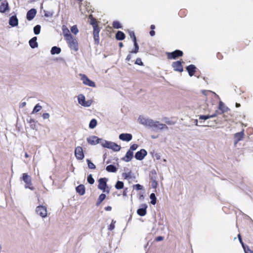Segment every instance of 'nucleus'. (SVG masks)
Returning a JSON list of instances; mask_svg holds the SVG:
<instances>
[{"label": "nucleus", "instance_id": "f257e3e1", "mask_svg": "<svg viewBox=\"0 0 253 253\" xmlns=\"http://www.w3.org/2000/svg\"><path fill=\"white\" fill-rule=\"evenodd\" d=\"M138 121L140 124L149 126L151 127L160 129H167L168 128L167 126L165 124H161L158 121H154L152 119H146L142 117H139Z\"/></svg>", "mask_w": 253, "mask_h": 253}, {"label": "nucleus", "instance_id": "f03ea898", "mask_svg": "<svg viewBox=\"0 0 253 253\" xmlns=\"http://www.w3.org/2000/svg\"><path fill=\"white\" fill-rule=\"evenodd\" d=\"M89 18L90 19V24L92 26L93 28V39L95 42V43L97 45L99 43V32L100 29L98 26V22L96 21V19L93 18L92 16L91 15L89 16Z\"/></svg>", "mask_w": 253, "mask_h": 253}, {"label": "nucleus", "instance_id": "7ed1b4c3", "mask_svg": "<svg viewBox=\"0 0 253 253\" xmlns=\"http://www.w3.org/2000/svg\"><path fill=\"white\" fill-rule=\"evenodd\" d=\"M66 41L68 46L69 47L74 50L75 51H77L78 50V42L77 40L74 38L73 36H71V37H69L65 39Z\"/></svg>", "mask_w": 253, "mask_h": 253}, {"label": "nucleus", "instance_id": "20e7f679", "mask_svg": "<svg viewBox=\"0 0 253 253\" xmlns=\"http://www.w3.org/2000/svg\"><path fill=\"white\" fill-rule=\"evenodd\" d=\"M167 55L169 59H176L178 57H182L183 55V52L180 50H175L171 52H167Z\"/></svg>", "mask_w": 253, "mask_h": 253}, {"label": "nucleus", "instance_id": "39448f33", "mask_svg": "<svg viewBox=\"0 0 253 253\" xmlns=\"http://www.w3.org/2000/svg\"><path fill=\"white\" fill-rule=\"evenodd\" d=\"M98 189L102 190L103 192H106L107 193H109V190L106 189L107 187V179L105 178H101L98 180Z\"/></svg>", "mask_w": 253, "mask_h": 253}, {"label": "nucleus", "instance_id": "423d86ee", "mask_svg": "<svg viewBox=\"0 0 253 253\" xmlns=\"http://www.w3.org/2000/svg\"><path fill=\"white\" fill-rule=\"evenodd\" d=\"M80 76L81 77V80L84 84L91 87L95 86V83L89 79L85 75L80 74Z\"/></svg>", "mask_w": 253, "mask_h": 253}, {"label": "nucleus", "instance_id": "0eeeda50", "mask_svg": "<svg viewBox=\"0 0 253 253\" xmlns=\"http://www.w3.org/2000/svg\"><path fill=\"white\" fill-rule=\"evenodd\" d=\"M22 179L26 183L25 187L26 188H29L31 190L34 189L31 182V178L29 175H28L27 173H24L23 174Z\"/></svg>", "mask_w": 253, "mask_h": 253}, {"label": "nucleus", "instance_id": "6e6552de", "mask_svg": "<svg viewBox=\"0 0 253 253\" xmlns=\"http://www.w3.org/2000/svg\"><path fill=\"white\" fill-rule=\"evenodd\" d=\"M184 63L183 61H177L172 62V67L173 68L174 71L182 72L183 71V67L182 65V63Z\"/></svg>", "mask_w": 253, "mask_h": 253}, {"label": "nucleus", "instance_id": "1a4fd4ad", "mask_svg": "<svg viewBox=\"0 0 253 253\" xmlns=\"http://www.w3.org/2000/svg\"><path fill=\"white\" fill-rule=\"evenodd\" d=\"M36 212L42 217H45L47 216V210L45 206H39L36 208Z\"/></svg>", "mask_w": 253, "mask_h": 253}, {"label": "nucleus", "instance_id": "9d476101", "mask_svg": "<svg viewBox=\"0 0 253 253\" xmlns=\"http://www.w3.org/2000/svg\"><path fill=\"white\" fill-rule=\"evenodd\" d=\"M79 103L83 106L89 107L92 104V101L90 100L85 101V97L83 95H80L78 97Z\"/></svg>", "mask_w": 253, "mask_h": 253}, {"label": "nucleus", "instance_id": "9b49d317", "mask_svg": "<svg viewBox=\"0 0 253 253\" xmlns=\"http://www.w3.org/2000/svg\"><path fill=\"white\" fill-rule=\"evenodd\" d=\"M75 155L78 160H82L84 159V156L82 147L78 146L75 148Z\"/></svg>", "mask_w": 253, "mask_h": 253}, {"label": "nucleus", "instance_id": "f8f14e48", "mask_svg": "<svg viewBox=\"0 0 253 253\" xmlns=\"http://www.w3.org/2000/svg\"><path fill=\"white\" fill-rule=\"evenodd\" d=\"M147 154V151L145 149H142L139 151H138L135 153V158L138 160H142L144 158Z\"/></svg>", "mask_w": 253, "mask_h": 253}, {"label": "nucleus", "instance_id": "ddd939ff", "mask_svg": "<svg viewBox=\"0 0 253 253\" xmlns=\"http://www.w3.org/2000/svg\"><path fill=\"white\" fill-rule=\"evenodd\" d=\"M101 140L98 137L96 136H91L87 138V141L90 145H95L100 143V141Z\"/></svg>", "mask_w": 253, "mask_h": 253}, {"label": "nucleus", "instance_id": "4468645a", "mask_svg": "<svg viewBox=\"0 0 253 253\" xmlns=\"http://www.w3.org/2000/svg\"><path fill=\"white\" fill-rule=\"evenodd\" d=\"M37 13V11L35 9L32 8L29 10L26 15V18L28 20L31 21L36 16Z\"/></svg>", "mask_w": 253, "mask_h": 253}, {"label": "nucleus", "instance_id": "2eb2a0df", "mask_svg": "<svg viewBox=\"0 0 253 253\" xmlns=\"http://www.w3.org/2000/svg\"><path fill=\"white\" fill-rule=\"evenodd\" d=\"M186 69L189 74V75L190 77H192L195 73L197 68L194 65L191 64L187 66Z\"/></svg>", "mask_w": 253, "mask_h": 253}, {"label": "nucleus", "instance_id": "dca6fc26", "mask_svg": "<svg viewBox=\"0 0 253 253\" xmlns=\"http://www.w3.org/2000/svg\"><path fill=\"white\" fill-rule=\"evenodd\" d=\"M141 208L137 210V213L139 215L143 216L145 215L147 213L146 209L147 208V206L146 204H143L141 205Z\"/></svg>", "mask_w": 253, "mask_h": 253}, {"label": "nucleus", "instance_id": "f3484780", "mask_svg": "<svg viewBox=\"0 0 253 253\" xmlns=\"http://www.w3.org/2000/svg\"><path fill=\"white\" fill-rule=\"evenodd\" d=\"M132 135L129 133H122L119 135V138L123 141H129L132 139Z\"/></svg>", "mask_w": 253, "mask_h": 253}, {"label": "nucleus", "instance_id": "a211bd4d", "mask_svg": "<svg viewBox=\"0 0 253 253\" xmlns=\"http://www.w3.org/2000/svg\"><path fill=\"white\" fill-rule=\"evenodd\" d=\"M62 30L65 40L66 38L71 37L72 35L70 34L69 30L65 25H63L62 27Z\"/></svg>", "mask_w": 253, "mask_h": 253}, {"label": "nucleus", "instance_id": "6ab92c4d", "mask_svg": "<svg viewBox=\"0 0 253 253\" xmlns=\"http://www.w3.org/2000/svg\"><path fill=\"white\" fill-rule=\"evenodd\" d=\"M244 133L243 131L236 133L234 134L235 143L237 144L239 141L241 140L244 137Z\"/></svg>", "mask_w": 253, "mask_h": 253}, {"label": "nucleus", "instance_id": "aec40b11", "mask_svg": "<svg viewBox=\"0 0 253 253\" xmlns=\"http://www.w3.org/2000/svg\"><path fill=\"white\" fill-rule=\"evenodd\" d=\"M9 10V6L7 2H2L0 5V12L4 13Z\"/></svg>", "mask_w": 253, "mask_h": 253}, {"label": "nucleus", "instance_id": "412c9836", "mask_svg": "<svg viewBox=\"0 0 253 253\" xmlns=\"http://www.w3.org/2000/svg\"><path fill=\"white\" fill-rule=\"evenodd\" d=\"M9 24L13 27L16 26L18 25V20L16 16H12L10 18Z\"/></svg>", "mask_w": 253, "mask_h": 253}, {"label": "nucleus", "instance_id": "4be33fe9", "mask_svg": "<svg viewBox=\"0 0 253 253\" xmlns=\"http://www.w3.org/2000/svg\"><path fill=\"white\" fill-rule=\"evenodd\" d=\"M37 37H34L29 41V45L31 47V48H35L38 47V44L37 42Z\"/></svg>", "mask_w": 253, "mask_h": 253}, {"label": "nucleus", "instance_id": "5701e85b", "mask_svg": "<svg viewBox=\"0 0 253 253\" xmlns=\"http://www.w3.org/2000/svg\"><path fill=\"white\" fill-rule=\"evenodd\" d=\"M133 153L128 150L126 152L125 157L123 158V160L126 162H129L133 158Z\"/></svg>", "mask_w": 253, "mask_h": 253}, {"label": "nucleus", "instance_id": "b1692460", "mask_svg": "<svg viewBox=\"0 0 253 253\" xmlns=\"http://www.w3.org/2000/svg\"><path fill=\"white\" fill-rule=\"evenodd\" d=\"M76 191L80 195H83L85 193V187L83 184H80L76 187Z\"/></svg>", "mask_w": 253, "mask_h": 253}, {"label": "nucleus", "instance_id": "393cba45", "mask_svg": "<svg viewBox=\"0 0 253 253\" xmlns=\"http://www.w3.org/2000/svg\"><path fill=\"white\" fill-rule=\"evenodd\" d=\"M125 34L122 31H119L116 34V38L117 40L121 41L125 39Z\"/></svg>", "mask_w": 253, "mask_h": 253}, {"label": "nucleus", "instance_id": "a878e982", "mask_svg": "<svg viewBox=\"0 0 253 253\" xmlns=\"http://www.w3.org/2000/svg\"><path fill=\"white\" fill-rule=\"evenodd\" d=\"M106 195L105 194H101L98 199H97V201L96 202V205L97 206H98L99 205H100L101 204V203L102 202V201L103 200H104L106 198Z\"/></svg>", "mask_w": 253, "mask_h": 253}, {"label": "nucleus", "instance_id": "bb28decb", "mask_svg": "<svg viewBox=\"0 0 253 253\" xmlns=\"http://www.w3.org/2000/svg\"><path fill=\"white\" fill-rule=\"evenodd\" d=\"M106 169L107 171L110 172H115L117 170L116 167L113 165H110L107 166Z\"/></svg>", "mask_w": 253, "mask_h": 253}, {"label": "nucleus", "instance_id": "cd10ccee", "mask_svg": "<svg viewBox=\"0 0 253 253\" xmlns=\"http://www.w3.org/2000/svg\"><path fill=\"white\" fill-rule=\"evenodd\" d=\"M110 149H111L115 151H118L121 149V146L115 143L111 142Z\"/></svg>", "mask_w": 253, "mask_h": 253}, {"label": "nucleus", "instance_id": "c85d7f7f", "mask_svg": "<svg viewBox=\"0 0 253 253\" xmlns=\"http://www.w3.org/2000/svg\"><path fill=\"white\" fill-rule=\"evenodd\" d=\"M50 52L51 54L53 55L55 54H59L61 52V49L58 47L53 46L52 47Z\"/></svg>", "mask_w": 253, "mask_h": 253}, {"label": "nucleus", "instance_id": "c756f323", "mask_svg": "<svg viewBox=\"0 0 253 253\" xmlns=\"http://www.w3.org/2000/svg\"><path fill=\"white\" fill-rule=\"evenodd\" d=\"M150 180H157V174L155 170H152L150 173Z\"/></svg>", "mask_w": 253, "mask_h": 253}, {"label": "nucleus", "instance_id": "7c9ffc66", "mask_svg": "<svg viewBox=\"0 0 253 253\" xmlns=\"http://www.w3.org/2000/svg\"><path fill=\"white\" fill-rule=\"evenodd\" d=\"M124 186V182L121 181H118L115 185L116 189L118 190L123 189Z\"/></svg>", "mask_w": 253, "mask_h": 253}, {"label": "nucleus", "instance_id": "2f4dec72", "mask_svg": "<svg viewBox=\"0 0 253 253\" xmlns=\"http://www.w3.org/2000/svg\"><path fill=\"white\" fill-rule=\"evenodd\" d=\"M217 114L216 113H214V114L212 115H201L199 117V119L200 120H207V119H208L210 118H213V117H215V116H216Z\"/></svg>", "mask_w": 253, "mask_h": 253}, {"label": "nucleus", "instance_id": "473e14b6", "mask_svg": "<svg viewBox=\"0 0 253 253\" xmlns=\"http://www.w3.org/2000/svg\"><path fill=\"white\" fill-rule=\"evenodd\" d=\"M134 46V49L132 50H131L130 53H137L139 51V46L138 44L137 43V41H134L133 42Z\"/></svg>", "mask_w": 253, "mask_h": 253}, {"label": "nucleus", "instance_id": "72a5a7b5", "mask_svg": "<svg viewBox=\"0 0 253 253\" xmlns=\"http://www.w3.org/2000/svg\"><path fill=\"white\" fill-rule=\"evenodd\" d=\"M150 198L151 200V204L155 205L156 204L157 198L154 193H151L150 196Z\"/></svg>", "mask_w": 253, "mask_h": 253}, {"label": "nucleus", "instance_id": "f704fd0d", "mask_svg": "<svg viewBox=\"0 0 253 253\" xmlns=\"http://www.w3.org/2000/svg\"><path fill=\"white\" fill-rule=\"evenodd\" d=\"M96 125H97V121L95 119H93L90 121L89 124V127L90 128H93L96 126Z\"/></svg>", "mask_w": 253, "mask_h": 253}, {"label": "nucleus", "instance_id": "c9c22d12", "mask_svg": "<svg viewBox=\"0 0 253 253\" xmlns=\"http://www.w3.org/2000/svg\"><path fill=\"white\" fill-rule=\"evenodd\" d=\"M187 13V10L186 9H181L178 12L179 15L181 17H185Z\"/></svg>", "mask_w": 253, "mask_h": 253}, {"label": "nucleus", "instance_id": "e433bc0d", "mask_svg": "<svg viewBox=\"0 0 253 253\" xmlns=\"http://www.w3.org/2000/svg\"><path fill=\"white\" fill-rule=\"evenodd\" d=\"M218 108L221 111V113H223L226 111V107L224 106V104L222 102H220L219 104Z\"/></svg>", "mask_w": 253, "mask_h": 253}, {"label": "nucleus", "instance_id": "4c0bfd02", "mask_svg": "<svg viewBox=\"0 0 253 253\" xmlns=\"http://www.w3.org/2000/svg\"><path fill=\"white\" fill-rule=\"evenodd\" d=\"M71 31L73 34L74 35H77L79 32V30L78 29L77 25H74L71 28Z\"/></svg>", "mask_w": 253, "mask_h": 253}, {"label": "nucleus", "instance_id": "58836bf2", "mask_svg": "<svg viewBox=\"0 0 253 253\" xmlns=\"http://www.w3.org/2000/svg\"><path fill=\"white\" fill-rule=\"evenodd\" d=\"M111 142H109L107 141H103L102 142H101V145L105 148H110Z\"/></svg>", "mask_w": 253, "mask_h": 253}, {"label": "nucleus", "instance_id": "ea45409f", "mask_svg": "<svg viewBox=\"0 0 253 253\" xmlns=\"http://www.w3.org/2000/svg\"><path fill=\"white\" fill-rule=\"evenodd\" d=\"M112 25L113 27L115 29H119L122 28L121 24L119 21H114Z\"/></svg>", "mask_w": 253, "mask_h": 253}, {"label": "nucleus", "instance_id": "a19ab883", "mask_svg": "<svg viewBox=\"0 0 253 253\" xmlns=\"http://www.w3.org/2000/svg\"><path fill=\"white\" fill-rule=\"evenodd\" d=\"M40 31H41V26L40 25H37L34 27V32L36 35L39 34L40 33Z\"/></svg>", "mask_w": 253, "mask_h": 253}, {"label": "nucleus", "instance_id": "79ce46f5", "mask_svg": "<svg viewBox=\"0 0 253 253\" xmlns=\"http://www.w3.org/2000/svg\"><path fill=\"white\" fill-rule=\"evenodd\" d=\"M86 162L87 163L88 167L90 169H94L96 168L95 165L92 163L89 160L87 159Z\"/></svg>", "mask_w": 253, "mask_h": 253}, {"label": "nucleus", "instance_id": "37998d69", "mask_svg": "<svg viewBox=\"0 0 253 253\" xmlns=\"http://www.w3.org/2000/svg\"><path fill=\"white\" fill-rule=\"evenodd\" d=\"M128 33L133 42H134V41H136V38L134 32L133 31H129Z\"/></svg>", "mask_w": 253, "mask_h": 253}, {"label": "nucleus", "instance_id": "c03bdc74", "mask_svg": "<svg viewBox=\"0 0 253 253\" xmlns=\"http://www.w3.org/2000/svg\"><path fill=\"white\" fill-rule=\"evenodd\" d=\"M42 106L39 104H37L33 109V113H37L42 109Z\"/></svg>", "mask_w": 253, "mask_h": 253}, {"label": "nucleus", "instance_id": "a18cd8bd", "mask_svg": "<svg viewBox=\"0 0 253 253\" xmlns=\"http://www.w3.org/2000/svg\"><path fill=\"white\" fill-rule=\"evenodd\" d=\"M87 182L90 184H92L94 183V179L93 178L92 176V175L91 174H89L87 177Z\"/></svg>", "mask_w": 253, "mask_h": 253}, {"label": "nucleus", "instance_id": "49530a36", "mask_svg": "<svg viewBox=\"0 0 253 253\" xmlns=\"http://www.w3.org/2000/svg\"><path fill=\"white\" fill-rule=\"evenodd\" d=\"M137 147H138L137 144H133L130 147V148L128 150L133 152V151L135 150L137 148Z\"/></svg>", "mask_w": 253, "mask_h": 253}, {"label": "nucleus", "instance_id": "de8ad7c7", "mask_svg": "<svg viewBox=\"0 0 253 253\" xmlns=\"http://www.w3.org/2000/svg\"><path fill=\"white\" fill-rule=\"evenodd\" d=\"M151 186L153 188L156 189L158 186V182L157 180H151Z\"/></svg>", "mask_w": 253, "mask_h": 253}, {"label": "nucleus", "instance_id": "09e8293b", "mask_svg": "<svg viewBox=\"0 0 253 253\" xmlns=\"http://www.w3.org/2000/svg\"><path fill=\"white\" fill-rule=\"evenodd\" d=\"M133 187L135 188L136 190H141L143 189V186L139 184L134 185Z\"/></svg>", "mask_w": 253, "mask_h": 253}, {"label": "nucleus", "instance_id": "8fccbe9b", "mask_svg": "<svg viewBox=\"0 0 253 253\" xmlns=\"http://www.w3.org/2000/svg\"><path fill=\"white\" fill-rule=\"evenodd\" d=\"M135 63L139 65H143V62H142L141 59L139 58L136 59Z\"/></svg>", "mask_w": 253, "mask_h": 253}, {"label": "nucleus", "instance_id": "3c124183", "mask_svg": "<svg viewBox=\"0 0 253 253\" xmlns=\"http://www.w3.org/2000/svg\"><path fill=\"white\" fill-rule=\"evenodd\" d=\"M42 117L44 119H48L49 117V114L48 113H45L42 114Z\"/></svg>", "mask_w": 253, "mask_h": 253}, {"label": "nucleus", "instance_id": "603ef678", "mask_svg": "<svg viewBox=\"0 0 253 253\" xmlns=\"http://www.w3.org/2000/svg\"><path fill=\"white\" fill-rule=\"evenodd\" d=\"M238 239H239V240L240 243L242 245L243 247H244V243L242 241L241 236L240 234L238 235Z\"/></svg>", "mask_w": 253, "mask_h": 253}, {"label": "nucleus", "instance_id": "864d4df0", "mask_svg": "<svg viewBox=\"0 0 253 253\" xmlns=\"http://www.w3.org/2000/svg\"><path fill=\"white\" fill-rule=\"evenodd\" d=\"M114 228H115L114 223H111V224L109 226V229L110 230H112L114 229Z\"/></svg>", "mask_w": 253, "mask_h": 253}, {"label": "nucleus", "instance_id": "5fc2aeb1", "mask_svg": "<svg viewBox=\"0 0 253 253\" xmlns=\"http://www.w3.org/2000/svg\"><path fill=\"white\" fill-rule=\"evenodd\" d=\"M163 238H163L162 236H158V237H157L156 238L155 240H156V241H160L163 240Z\"/></svg>", "mask_w": 253, "mask_h": 253}, {"label": "nucleus", "instance_id": "6e6d98bb", "mask_svg": "<svg viewBox=\"0 0 253 253\" xmlns=\"http://www.w3.org/2000/svg\"><path fill=\"white\" fill-rule=\"evenodd\" d=\"M123 177H124L125 179H127L129 177V174L126 173H123Z\"/></svg>", "mask_w": 253, "mask_h": 253}, {"label": "nucleus", "instance_id": "4d7b16f0", "mask_svg": "<svg viewBox=\"0 0 253 253\" xmlns=\"http://www.w3.org/2000/svg\"><path fill=\"white\" fill-rule=\"evenodd\" d=\"M150 35H151V36L153 37L154 36H155V32L152 30L151 31H150Z\"/></svg>", "mask_w": 253, "mask_h": 253}, {"label": "nucleus", "instance_id": "13d9d810", "mask_svg": "<svg viewBox=\"0 0 253 253\" xmlns=\"http://www.w3.org/2000/svg\"><path fill=\"white\" fill-rule=\"evenodd\" d=\"M105 210L107 211H110L112 210V207L111 206H107L105 208Z\"/></svg>", "mask_w": 253, "mask_h": 253}, {"label": "nucleus", "instance_id": "bf43d9fd", "mask_svg": "<svg viewBox=\"0 0 253 253\" xmlns=\"http://www.w3.org/2000/svg\"><path fill=\"white\" fill-rule=\"evenodd\" d=\"M29 123L30 124H32V123H33V124H34V127L35 126V120H34V119H30V121H29Z\"/></svg>", "mask_w": 253, "mask_h": 253}, {"label": "nucleus", "instance_id": "052dcab7", "mask_svg": "<svg viewBox=\"0 0 253 253\" xmlns=\"http://www.w3.org/2000/svg\"><path fill=\"white\" fill-rule=\"evenodd\" d=\"M131 54H129L127 56V57H126V60H127V61H129V60H130L131 59Z\"/></svg>", "mask_w": 253, "mask_h": 253}, {"label": "nucleus", "instance_id": "680f3d73", "mask_svg": "<svg viewBox=\"0 0 253 253\" xmlns=\"http://www.w3.org/2000/svg\"><path fill=\"white\" fill-rule=\"evenodd\" d=\"M126 190H127V188H126L124 190V191H123V195L124 196H126Z\"/></svg>", "mask_w": 253, "mask_h": 253}, {"label": "nucleus", "instance_id": "e2e57ef3", "mask_svg": "<svg viewBox=\"0 0 253 253\" xmlns=\"http://www.w3.org/2000/svg\"><path fill=\"white\" fill-rule=\"evenodd\" d=\"M217 57L219 58V59H221V58L222 57V56L221 55V53H218L217 54Z\"/></svg>", "mask_w": 253, "mask_h": 253}, {"label": "nucleus", "instance_id": "0e129e2a", "mask_svg": "<svg viewBox=\"0 0 253 253\" xmlns=\"http://www.w3.org/2000/svg\"><path fill=\"white\" fill-rule=\"evenodd\" d=\"M151 29L154 30V29L155 28V26L154 25H151L150 26Z\"/></svg>", "mask_w": 253, "mask_h": 253}, {"label": "nucleus", "instance_id": "69168bd1", "mask_svg": "<svg viewBox=\"0 0 253 253\" xmlns=\"http://www.w3.org/2000/svg\"><path fill=\"white\" fill-rule=\"evenodd\" d=\"M123 45H123V43L122 42H120V43H119V46H120V47H122L123 46Z\"/></svg>", "mask_w": 253, "mask_h": 253}, {"label": "nucleus", "instance_id": "338daca9", "mask_svg": "<svg viewBox=\"0 0 253 253\" xmlns=\"http://www.w3.org/2000/svg\"><path fill=\"white\" fill-rule=\"evenodd\" d=\"M25 157L26 158H28V157H29V155L28 154V153H27V152H26V153H25Z\"/></svg>", "mask_w": 253, "mask_h": 253}, {"label": "nucleus", "instance_id": "774afa93", "mask_svg": "<svg viewBox=\"0 0 253 253\" xmlns=\"http://www.w3.org/2000/svg\"><path fill=\"white\" fill-rule=\"evenodd\" d=\"M240 106L241 105H240V104L239 103H236V107H240Z\"/></svg>", "mask_w": 253, "mask_h": 253}]
</instances>
